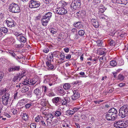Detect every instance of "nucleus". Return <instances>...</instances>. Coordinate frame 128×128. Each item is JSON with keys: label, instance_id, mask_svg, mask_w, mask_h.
<instances>
[{"label": "nucleus", "instance_id": "nucleus-29", "mask_svg": "<svg viewBox=\"0 0 128 128\" xmlns=\"http://www.w3.org/2000/svg\"><path fill=\"white\" fill-rule=\"evenodd\" d=\"M58 123L57 120H55L53 122H52L50 125L53 126H55L56 125L58 124Z\"/></svg>", "mask_w": 128, "mask_h": 128}, {"label": "nucleus", "instance_id": "nucleus-45", "mask_svg": "<svg viewBox=\"0 0 128 128\" xmlns=\"http://www.w3.org/2000/svg\"><path fill=\"white\" fill-rule=\"evenodd\" d=\"M98 9V12L100 13H103L105 11V10L106 9V8H100Z\"/></svg>", "mask_w": 128, "mask_h": 128}, {"label": "nucleus", "instance_id": "nucleus-32", "mask_svg": "<svg viewBox=\"0 0 128 128\" xmlns=\"http://www.w3.org/2000/svg\"><path fill=\"white\" fill-rule=\"evenodd\" d=\"M78 34L80 36H83L84 34L85 31L83 30H80L78 32Z\"/></svg>", "mask_w": 128, "mask_h": 128}, {"label": "nucleus", "instance_id": "nucleus-12", "mask_svg": "<svg viewBox=\"0 0 128 128\" xmlns=\"http://www.w3.org/2000/svg\"><path fill=\"white\" fill-rule=\"evenodd\" d=\"M46 64L48 70H54V65L51 64L50 60L48 59L46 62Z\"/></svg>", "mask_w": 128, "mask_h": 128}, {"label": "nucleus", "instance_id": "nucleus-47", "mask_svg": "<svg viewBox=\"0 0 128 128\" xmlns=\"http://www.w3.org/2000/svg\"><path fill=\"white\" fill-rule=\"evenodd\" d=\"M109 41V44L110 46H114L115 44V42L114 40H110Z\"/></svg>", "mask_w": 128, "mask_h": 128}, {"label": "nucleus", "instance_id": "nucleus-51", "mask_svg": "<svg viewBox=\"0 0 128 128\" xmlns=\"http://www.w3.org/2000/svg\"><path fill=\"white\" fill-rule=\"evenodd\" d=\"M62 104L64 105L66 104L67 103V101L65 99H64L61 101Z\"/></svg>", "mask_w": 128, "mask_h": 128}, {"label": "nucleus", "instance_id": "nucleus-30", "mask_svg": "<svg viewBox=\"0 0 128 128\" xmlns=\"http://www.w3.org/2000/svg\"><path fill=\"white\" fill-rule=\"evenodd\" d=\"M66 114L68 116L72 115L74 114V112H73L72 110H68L66 112Z\"/></svg>", "mask_w": 128, "mask_h": 128}, {"label": "nucleus", "instance_id": "nucleus-48", "mask_svg": "<svg viewBox=\"0 0 128 128\" xmlns=\"http://www.w3.org/2000/svg\"><path fill=\"white\" fill-rule=\"evenodd\" d=\"M9 52L11 56L14 57H15V56H16V54L13 51H8Z\"/></svg>", "mask_w": 128, "mask_h": 128}, {"label": "nucleus", "instance_id": "nucleus-50", "mask_svg": "<svg viewBox=\"0 0 128 128\" xmlns=\"http://www.w3.org/2000/svg\"><path fill=\"white\" fill-rule=\"evenodd\" d=\"M24 44L21 43L20 44H16V46L18 48H22L24 46Z\"/></svg>", "mask_w": 128, "mask_h": 128}, {"label": "nucleus", "instance_id": "nucleus-24", "mask_svg": "<svg viewBox=\"0 0 128 128\" xmlns=\"http://www.w3.org/2000/svg\"><path fill=\"white\" fill-rule=\"evenodd\" d=\"M29 90V88L28 86H24L22 89L21 92L22 93H24L28 91Z\"/></svg>", "mask_w": 128, "mask_h": 128}, {"label": "nucleus", "instance_id": "nucleus-13", "mask_svg": "<svg viewBox=\"0 0 128 128\" xmlns=\"http://www.w3.org/2000/svg\"><path fill=\"white\" fill-rule=\"evenodd\" d=\"M106 118L108 120L114 121L116 119L115 117L114 118V116L108 112L106 114Z\"/></svg>", "mask_w": 128, "mask_h": 128}, {"label": "nucleus", "instance_id": "nucleus-4", "mask_svg": "<svg viewBox=\"0 0 128 128\" xmlns=\"http://www.w3.org/2000/svg\"><path fill=\"white\" fill-rule=\"evenodd\" d=\"M8 92H7L2 96V102L4 105L6 106L8 104H11L10 99V94Z\"/></svg>", "mask_w": 128, "mask_h": 128}, {"label": "nucleus", "instance_id": "nucleus-2", "mask_svg": "<svg viewBox=\"0 0 128 128\" xmlns=\"http://www.w3.org/2000/svg\"><path fill=\"white\" fill-rule=\"evenodd\" d=\"M127 105H124L120 108L118 114L119 116L122 118H124L128 114V109Z\"/></svg>", "mask_w": 128, "mask_h": 128}, {"label": "nucleus", "instance_id": "nucleus-28", "mask_svg": "<svg viewBox=\"0 0 128 128\" xmlns=\"http://www.w3.org/2000/svg\"><path fill=\"white\" fill-rule=\"evenodd\" d=\"M22 119L24 120L25 121L27 120L28 118V115L26 113H23V114H22Z\"/></svg>", "mask_w": 128, "mask_h": 128}, {"label": "nucleus", "instance_id": "nucleus-27", "mask_svg": "<svg viewBox=\"0 0 128 128\" xmlns=\"http://www.w3.org/2000/svg\"><path fill=\"white\" fill-rule=\"evenodd\" d=\"M0 31L4 33H6L8 32V29L5 27H2L0 28Z\"/></svg>", "mask_w": 128, "mask_h": 128}, {"label": "nucleus", "instance_id": "nucleus-63", "mask_svg": "<svg viewBox=\"0 0 128 128\" xmlns=\"http://www.w3.org/2000/svg\"><path fill=\"white\" fill-rule=\"evenodd\" d=\"M49 51V50L48 48H45L44 49L43 51L45 53H48Z\"/></svg>", "mask_w": 128, "mask_h": 128}, {"label": "nucleus", "instance_id": "nucleus-34", "mask_svg": "<svg viewBox=\"0 0 128 128\" xmlns=\"http://www.w3.org/2000/svg\"><path fill=\"white\" fill-rule=\"evenodd\" d=\"M116 62L114 60H112L110 62V65L113 66H115L117 64Z\"/></svg>", "mask_w": 128, "mask_h": 128}, {"label": "nucleus", "instance_id": "nucleus-18", "mask_svg": "<svg viewBox=\"0 0 128 128\" xmlns=\"http://www.w3.org/2000/svg\"><path fill=\"white\" fill-rule=\"evenodd\" d=\"M91 22L92 24L94 27L98 28L99 27V24L98 20L95 19H92L91 20Z\"/></svg>", "mask_w": 128, "mask_h": 128}, {"label": "nucleus", "instance_id": "nucleus-1", "mask_svg": "<svg viewBox=\"0 0 128 128\" xmlns=\"http://www.w3.org/2000/svg\"><path fill=\"white\" fill-rule=\"evenodd\" d=\"M63 3L62 2L59 3L58 5L59 6L60 5L61 7H58L56 9V12L57 14L60 15H63L66 14L67 11L66 9L65 8V7L63 6Z\"/></svg>", "mask_w": 128, "mask_h": 128}, {"label": "nucleus", "instance_id": "nucleus-21", "mask_svg": "<svg viewBox=\"0 0 128 128\" xmlns=\"http://www.w3.org/2000/svg\"><path fill=\"white\" fill-rule=\"evenodd\" d=\"M128 2V0H118L117 3L126 5Z\"/></svg>", "mask_w": 128, "mask_h": 128}, {"label": "nucleus", "instance_id": "nucleus-59", "mask_svg": "<svg viewBox=\"0 0 128 128\" xmlns=\"http://www.w3.org/2000/svg\"><path fill=\"white\" fill-rule=\"evenodd\" d=\"M81 22H75L74 24V26L76 27L77 26H78V24H79Z\"/></svg>", "mask_w": 128, "mask_h": 128}, {"label": "nucleus", "instance_id": "nucleus-14", "mask_svg": "<svg viewBox=\"0 0 128 128\" xmlns=\"http://www.w3.org/2000/svg\"><path fill=\"white\" fill-rule=\"evenodd\" d=\"M20 66H14L9 68L8 70L10 72L13 71H18L20 70Z\"/></svg>", "mask_w": 128, "mask_h": 128}, {"label": "nucleus", "instance_id": "nucleus-39", "mask_svg": "<svg viewBox=\"0 0 128 128\" xmlns=\"http://www.w3.org/2000/svg\"><path fill=\"white\" fill-rule=\"evenodd\" d=\"M96 43L98 46H102V41L100 40H97L96 41Z\"/></svg>", "mask_w": 128, "mask_h": 128}, {"label": "nucleus", "instance_id": "nucleus-16", "mask_svg": "<svg viewBox=\"0 0 128 128\" xmlns=\"http://www.w3.org/2000/svg\"><path fill=\"white\" fill-rule=\"evenodd\" d=\"M114 127L117 128H123L124 127L123 126V122L122 121L116 122L114 124Z\"/></svg>", "mask_w": 128, "mask_h": 128}, {"label": "nucleus", "instance_id": "nucleus-44", "mask_svg": "<svg viewBox=\"0 0 128 128\" xmlns=\"http://www.w3.org/2000/svg\"><path fill=\"white\" fill-rule=\"evenodd\" d=\"M52 119L47 118V119H46V121L48 122V124L49 125H50V124L52 122Z\"/></svg>", "mask_w": 128, "mask_h": 128}, {"label": "nucleus", "instance_id": "nucleus-9", "mask_svg": "<svg viewBox=\"0 0 128 128\" xmlns=\"http://www.w3.org/2000/svg\"><path fill=\"white\" fill-rule=\"evenodd\" d=\"M52 101L53 103L56 106H60L61 104V98L59 97H55L52 100Z\"/></svg>", "mask_w": 128, "mask_h": 128}, {"label": "nucleus", "instance_id": "nucleus-10", "mask_svg": "<svg viewBox=\"0 0 128 128\" xmlns=\"http://www.w3.org/2000/svg\"><path fill=\"white\" fill-rule=\"evenodd\" d=\"M108 112L114 116V118L115 117L116 119L117 118L118 112L117 109L114 108H110Z\"/></svg>", "mask_w": 128, "mask_h": 128}, {"label": "nucleus", "instance_id": "nucleus-42", "mask_svg": "<svg viewBox=\"0 0 128 128\" xmlns=\"http://www.w3.org/2000/svg\"><path fill=\"white\" fill-rule=\"evenodd\" d=\"M80 107L73 108H72V110L73 112H74V114L80 108Z\"/></svg>", "mask_w": 128, "mask_h": 128}, {"label": "nucleus", "instance_id": "nucleus-38", "mask_svg": "<svg viewBox=\"0 0 128 128\" xmlns=\"http://www.w3.org/2000/svg\"><path fill=\"white\" fill-rule=\"evenodd\" d=\"M118 80L122 81L123 80L124 78V77L121 74H119L118 77Z\"/></svg>", "mask_w": 128, "mask_h": 128}, {"label": "nucleus", "instance_id": "nucleus-5", "mask_svg": "<svg viewBox=\"0 0 128 128\" xmlns=\"http://www.w3.org/2000/svg\"><path fill=\"white\" fill-rule=\"evenodd\" d=\"M81 4L80 0H74L72 2L70 6L72 10H79L80 8Z\"/></svg>", "mask_w": 128, "mask_h": 128}, {"label": "nucleus", "instance_id": "nucleus-19", "mask_svg": "<svg viewBox=\"0 0 128 128\" xmlns=\"http://www.w3.org/2000/svg\"><path fill=\"white\" fill-rule=\"evenodd\" d=\"M34 93L38 98H40L41 93L40 90L39 89L36 88L34 90Z\"/></svg>", "mask_w": 128, "mask_h": 128}, {"label": "nucleus", "instance_id": "nucleus-53", "mask_svg": "<svg viewBox=\"0 0 128 128\" xmlns=\"http://www.w3.org/2000/svg\"><path fill=\"white\" fill-rule=\"evenodd\" d=\"M85 12L84 10H82L80 11V16H83L85 15Z\"/></svg>", "mask_w": 128, "mask_h": 128}, {"label": "nucleus", "instance_id": "nucleus-37", "mask_svg": "<svg viewBox=\"0 0 128 128\" xmlns=\"http://www.w3.org/2000/svg\"><path fill=\"white\" fill-rule=\"evenodd\" d=\"M58 90L59 92L62 95L64 94V90L62 88H59L58 89Z\"/></svg>", "mask_w": 128, "mask_h": 128}, {"label": "nucleus", "instance_id": "nucleus-31", "mask_svg": "<svg viewBox=\"0 0 128 128\" xmlns=\"http://www.w3.org/2000/svg\"><path fill=\"white\" fill-rule=\"evenodd\" d=\"M26 101L24 99H22L19 100L18 102V103L20 105H24L26 104Z\"/></svg>", "mask_w": 128, "mask_h": 128}, {"label": "nucleus", "instance_id": "nucleus-22", "mask_svg": "<svg viewBox=\"0 0 128 128\" xmlns=\"http://www.w3.org/2000/svg\"><path fill=\"white\" fill-rule=\"evenodd\" d=\"M8 92H9V90H7L6 88H2L0 90V95H3V94H6Z\"/></svg>", "mask_w": 128, "mask_h": 128}, {"label": "nucleus", "instance_id": "nucleus-11", "mask_svg": "<svg viewBox=\"0 0 128 128\" xmlns=\"http://www.w3.org/2000/svg\"><path fill=\"white\" fill-rule=\"evenodd\" d=\"M73 94L71 96L72 99L73 100H76L79 98L80 94L78 90H74L73 92Z\"/></svg>", "mask_w": 128, "mask_h": 128}, {"label": "nucleus", "instance_id": "nucleus-55", "mask_svg": "<svg viewBox=\"0 0 128 128\" xmlns=\"http://www.w3.org/2000/svg\"><path fill=\"white\" fill-rule=\"evenodd\" d=\"M39 123L42 126H46V124L43 120H41L40 122Z\"/></svg>", "mask_w": 128, "mask_h": 128}, {"label": "nucleus", "instance_id": "nucleus-52", "mask_svg": "<svg viewBox=\"0 0 128 128\" xmlns=\"http://www.w3.org/2000/svg\"><path fill=\"white\" fill-rule=\"evenodd\" d=\"M36 124L34 123H32L30 124V127L31 128H36Z\"/></svg>", "mask_w": 128, "mask_h": 128}, {"label": "nucleus", "instance_id": "nucleus-36", "mask_svg": "<svg viewBox=\"0 0 128 128\" xmlns=\"http://www.w3.org/2000/svg\"><path fill=\"white\" fill-rule=\"evenodd\" d=\"M16 75L18 76V79L19 78V80H20L21 79L25 76L24 75H22V73H20L19 74H17Z\"/></svg>", "mask_w": 128, "mask_h": 128}, {"label": "nucleus", "instance_id": "nucleus-54", "mask_svg": "<svg viewBox=\"0 0 128 128\" xmlns=\"http://www.w3.org/2000/svg\"><path fill=\"white\" fill-rule=\"evenodd\" d=\"M123 126H124V128H125L128 126V120H126L124 124H123Z\"/></svg>", "mask_w": 128, "mask_h": 128}, {"label": "nucleus", "instance_id": "nucleus-17", "mask_svg": "<svg viewBox=\"0 0 128 128\" xmlns=\"http://www.w3.org/2000/svg\"><path fill=\"white\" fill-rule=\"evenodd\" d=\"M48 102V101L46 100V98L44 96H43L41 100V105L42 106H46Z\"/></svg>", "mask_w": 128, "mask_h": 128}, {"label": "nucleus", "instance_id": "nucleus-26", "mask_svg": "<svg viewBox=\"0 0 128 128\" xmlns=\"http://www.w3.org/2000/svg\"><path fill=\"white\" fill-rule=\"evenodd\" d=\"M20 41L24 43L26 41V39L24 36H21L20 38Z\"/></svg>", "mask_w": 128, "mask_h": 128}, {"label": "nucleus", "instance_id": "nucleus-20", "mask_svg": "<svg viewBox=\"0 0 128 128\" xmlns=\"http://www.w3.org/2000/svg\"><path fill=\"white\" fill-rule=\"evenodd\" d=\"M62 113L61 110L58 109L55 112H54V114L56 117H59L61 115Z\"/></svg>", "mask_w": 128, "mask_h": 128}, {"label": "nucleus", "instance_id": "nucleus-15", "mask_svg": "<svg viewBox=\"0 0 128 128\" xmlns=\"http://www.w3.org/2000/svg\"><path fill=\"white\" fill-rule=\"evenodd\" d=\"M50 20L49 18L46 17L44 16L41 19L42 25L44 26H46Z\"/></svg>", "mask_w": 128, "mask_h": 128}, {"label": "nucleus", "instance_id": "nucleus-25", "mask_svg": "<svg viewBox=\"0 0 128 128\" xmlns=\"http://www.w3.org/2000/svg\"><path fill=\"white\" fill-rule=\"evenodd\" d=\"M12 32L16 37H18L20 36L21 35L22 33L19 32L15 31L14 30H12Z\"/></svg>", "mask_w": 128, "mask_h": 128}, {"label": "nucleus", "instance_id": "nucleus-7", "mask_svg": "<svg viewBox=\"0 0 128 128\" xmlns=\"http://www.w3.org/2000/svg\"><path fill=\"white\" fill-rule=\"evenodd\" d=\"M44 83L47 85H49L50 86L54 84V82H53V81L50 80L49 76H44Z\"/></svg>", "mask_w": 128, "mask_h": 128}, {"label": "nucleus", "instance_id": "nucleus-40", "mask_svg": "<svg viewBox=\"0 0 128 128\" xmlns=\"http://www.w3.org/2000/svg\"><path fill=\"white\" fill-rule=\"evenodd\" d=\"M60 56L61 59L62 60H64L65 57L64 53L63 52L60 53Z\"/></svg>", "mask_w": 128, "mask_h": 128}, {"label": "nucleus", "instance_id": "nucleus-58", "mask_svg": "<svg viewBox=\"0 0 128 128\" xmlns=\"http://www.w3.org/2000/svg\"><path fill=\"white\" fill-rule=\"evenodd\" d=\"M124 61L122 60H121L119 61L118 63V64L120 66H121L123 65L124 64Z\"/></svg>", "mask_w": 128, "mask_h": 128}, {"label": "nucleus", "instance_id": "nucleus-62", "mask_svg": "<svg viewBox=\"0 0 128 128\" xmlns=\"http://www.w3.org/2000/svg\"><path fill=\"white\" fill-rule=\"evenodd\" d=\"M48 95L49 96H52L54 95V94L53 93L51 92H49V93H48Z\"/></svg>", "mask_w": 128, "mask_h": 128}, {"label": "nucleus", "instance_id": "nucleus-46", "mask_svg": "<svg viewBox=\"0 0 128 128\" xmlns=\"http://www.w3.org/2000/svg\"><path fill=\"white\" fill-rule=\"evenodd\" d=\"M4 76V73L2 72H0V82L1 81Z\"/></svg>", "mask_w": 128, "mask_h": 128}, {"label": "nucleus", "instance_id": "nucleus-49", "mask_svg": "<svg viewBox=\"0 0 128 128\" xmlns=\"http://www.w3.org/2000/svg\"><path fill=\"white\" fill-rule=\"evenodd\" d=\"M40 120V117L39 116L35 118V120L36 122H39Z\"/></svg>", "mask_w": 128, "mask_h": 128}, {"label": "nucleus", "instance_id": "nucleus-56", "mask_svg": "<svg viewBox=\"0 0 128 128\" xmlns=\"http://www.w3.org/2000/svg\"><path fill=\"white\" fill-rule=\"evenodd\" d=\"M12 112L14 114H17V110L15 109H13L12 110Z\"/></svg>", "mask_w": 128, "mask_h": 128}, {"label": "nucleus", "instance_id": "nucleus-43", "mask_svg": "<svg viewBox=\"0 0 128 128\" xmlns=\"http://www.w3.org/2000/svg\"><path fill=\"white\" fill-rule=\"evenodd\" d=\"M54 118V116L51 114H48L47 115V118L51 119H52Z\"/></svg>", "mask_w": 128, "mask_h": 128}, {"label": "nucleus", "instance_id": "nucleus-60", "mask_svg": "<svg viewBox=\"0 0 128 128\" xmlns=\"http://www.w3.org/2000/svg\"><path fill=\"white\" fill-rule=\"evenodd\" d=\"M18 92H16L14 95V98L15 99H17L18 98V97L17 96L18 95Z\"/></svg>", "mask_w": 128, "mask_h": 128}, {"label": "nucleus", "instance_id": "nucleus-35", "mask_svg": "<svg viewBox=\"0 0 128 128\" xmlns=\"http://www.w3.org/2000/svg\"><path fill=\"white\" fill-rule=\"evenodd\" d=\"M18 76H14L13 78L12 82L16 83L18 82Z\"/></svg>", "mask_w": 128, "mask_h": 128}, {"label": "nucleus", "instance_id": "nucleus-6", "mask_svg": "<svg viewBox=\"0 0 128 128\" xmlns=\"http://www.w3.org/2000/svg\"><path fill=\"white\" fill-rule=\"evenodd\" d=\"M40 4L39 2L34 0H31L29 3V7L31 8H37L40 6Z\"/></svg>", "mask_w": 128, "mask_h": 128}, {"label": "nucleus", "instance_id": "nucleus-23", "mask_svg": "<svg viewBox=\"0 0 128 128\" xmlns=\"http://www.w3.org/2000/svg\"><path fill=\"white\" fill-rule=\"evenodd\" d=\"M63 88H64L66 90H68L70 88L71 86L68 83H65L64 84Z\"/></svg>", "mask_w": 128, "mask_h": 128}, {"label": "nucleus", "instance_id": "nucleus-3", "mask_svg": "<svg viewBox=\"0 0 128 128\" xmlns=\"http://www.w3.org/2000/svg\"><path fill=\"white\" fill-rule=\"evenodd\" d=\"M9 9L10 11L12 13H18L20 12L19 6L15 3H12L10 4Z\"/></svg>", "mask_w": 128, "mask_h": 128}, {"label": "nucleus", "instance_id": "nucleus-41", "mask_svg": "<svg viewBox=\"0 0 128 128\" xmlns=\"http://www.w3.org/2000/svg\"><path fill=\"white\" fill-rule=\"evenodd\" d=\"M32 106V103H29L26 104L25 106L26 108H29Z\"/></svg>", "mask_w": 128, "mask_h": 128}, {"label": "nucleus", "instance_id": "nucleus-8", "mask_svg": "<svg viewBox=\"0 0 128 128\" xmlns=\"http://www.w3.org/2000/svg\"><path fill=\"white\" fill-rule=\"evenodd\" d=\"M14 20L10 18H7L6 20V22L7 26L10 28H12L14 26Z\"/></svg>", "mask_w": 128, "mask_h": 128}, {"label": "nucleus", "instance_id": "nucleus-57", "mask_svg": "<svg viewBox=\"0 0 128 128\" xmlns=\"http://www.w3.org/2000/svg\"><path fill=\"white\" fill-rule=\"evenodd\" d=\"M32 79H28V80L27 81L28 84L30 85H32Z\"/></svg>", "mask_w": 128, "mask_h": 128}, {"label": "nucleus", "instance_id": "nucleus-64", "mask_svg": "<svg viewBox=\"0 0 128 128\" xmlns=\"http://www.w3.org/2000/svg\"><path fill=\"white\" fill-rule=\"evenodd\" d=\"M71 58V55L70 54H68L66 56V58L67 59H69Z\"/></svg>", "mask_w": 128, "mask_h": 128}, {"label": "nucleus", "instance_id": "nucleus-61", "mask_svg": "<svg viewBox=\"0 0 128 128\" xmlns=\"http://www.w3.org/2000/svg\"><path fill=\"white\" fill-rule=\"evenodd\" d=\"M54 52L51 53V55L50 56L49 58H50V60L52 59L53 58V55L54 54Z\"/></svg>", "mask_w": 128, "mask_h": 128}, {"label": "nucleus", "instance_id": "nucleus-33", "mask_svg": "<svg viewBox=\"0 0 128 128\" xmlns=\"http://www.w3.org/2000/svg\"><path fill=\"white\" fill-rule=\"evenodd\" d=\"M44 16L50 20L52 16V13L50 12H48Z\"/></svg>", "mask_w": 128, "mask_h": 128}]
</instances>
